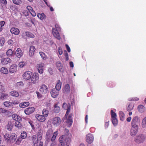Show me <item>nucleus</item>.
Returning <instances> with one entry per match:
<instances>
[{"instance_id": "obj_14", "label": "nucleus", "mask_w": 146, "mask_h": 146, "mask_svg": "<svg viewBox=\"0 0 146 146\" xmlns=\"http://www.w3.org/2000/svg\"><path fill=\"white\" fill-rule=\"evenodd\" d=\"M35 117L38 121L41 122H44L46 120L45 117L43 115L37 114L36 115Z\"/></svg>"}, {"instance_id": "obj_59", "label": "nucleus", "mask_w": 146, "mask_h": 146, "mask_svg": "<svg viewBox=\"0 0 146 146\" xmlns=\"http://www.w3.org/2000/svg\"><path fill=\"white\" fill-rule=\"evenodd\" d=\"M11 103H12V104L17 105L19 103V102L18 100H15L14 101H12Z\"/></svg>"}, {"instance_id": "obj_41", "label": "nucleus", "mask_w": 146, "mask_h": 146, "mask_svg": "<svg viewBox=\"0 0 146 146\" xmlns=\"http://www.w3.org/2000/svg\"><path fill=\"white\" fill-rule=\"evenodd\" d=\"M25 33L26 35L29 37L33 38L35 37L34 35L31 33L29 32H26Z\"/></svg>"}, {"instance_id": "obj_9", "label": "nucleus", "mask_w": 146, "mask_h": 146, "mask_svg": "<svg viewBox=\"0 0 146 146\" xmlns=\"http://www.w3.org/2000/svg\"><path fill=\"white\" fill-rule=\"evenodd\" d=\"M50 93L51 96L54 98H55L57 97L59 95V91H57L55 88H53L51 90Z\"/></svg>"}, {"instance_id": "obj_33", "label": "nucleus", "mask_w": 146, "mask_h": 146, "mask_svg": "<svg viewBox=\"0 0 146 146\" xmlns=\"http://www.w3.org/2000/svg\"><path fill=\"white\" fill-rule=\"evenodd\" d=\"M119 117L120 120L122 121H124L125 119V114L122 111H120L119 113Z\"/></svg>"}, {"instance_id": "obj_8", "label": "nucleus", "mask_w": 146, "mask_h": 146, "mask_svg": "<svg viewBox=\"0 0 146 146\" xmlns=\"http://www.w3.org/2000/svg\"><path fill=\"white\" fill-rule=\"evenodd\" d=\"M139 123V119L138 116L134 117L131 121V126H138Z\"/></svg>"}, {"instance_id": "obj_26", "label": "nucleus", "mask_w": 146, "mask_h": 146, "mask_svg": "<svg viewBox=\"0 0 146 146\" xmlns=\"http://www.w3.org/2000/svg\"><path fill=\"white\" fill-rule=\"evenodd\" d=\"M57 68L60 71H61L63 68V66L61 63L59 61L57 62L56 63Z\"/></svg>"}, {"instance_id": "obj_49", "label": "nucleus", "mask_w": 146, "mask_h": 146, "mask_svg": "<svg viewBox=\"0 0 146 146\" xmlns=\"http://www.w3.org/2000/svg\"><path fill=\"white\" fill-rule=\"evenodd\" d=\"M69 107H70V105L69 104H67L66 103H64L62 105V107L64 109H67L69 108Z\"/></svg>"}, {"instance_id": "obj_53", "label": "nucleus", "mask_w": 146, "mask_h": 146, "mask_svg": "<svg viewBox=\"0 0 146 146\" xmlns=\"http://www.w3.org/2000/svg\"><path fill=\"white\" fill-rule=\"evenodd\" d=\"M5 41V40L4 38H1L0 39V46H2L4 44Z\"/></svg>"}, {"instance_id": "obj_45", "label": "nucleus", "mask_w": 146, "mask_h": 146, "mask_svg": "<svg viewBox=\"0 0 146 146\" xmlns=\"http://www.w3.org/2000/svg\"><path fill=\"white\" fill-rule=\"evenodd\" d=\"M5 22L4 21H1L0 22V32L3 29V27L4 25Z\"/></svg>"}, {"instance_id": "obj_35", "label": "nucleus", "mask_w": 146, "mask_h": 146, "mask_svg": "<svg viewBox=\"0 0 146 146\" xmlns=\"http://www.w3.org/2000/svg\"><path fill=\"white\" fill-rule=\"evenodd\" d=\"M72 115V114H70L67 119V123H69V126H71L73 122L71 118Z\"/></svg>"}, {"instance_id": "obj_17", "label": "nucleus", "mask_w": 146, "mask_h": 146, "mask_svg": "<svg viewBox=\"0 0 146 146\" xmlns=\"http://www.w3.org/2000/svg\"><path fill=\"white\" fill-rule=\"evenodd\" d=\"M10 31L12 34L16 35H18L20 32L18 28L14 27L11 28Z\"/></svg>"}, {"instance_id": "obj_24", "label": "nucleus", "mask_w": 146, "mask_h": 146, "mask_svg": "<svg viewBox=\"0 0 146 146\" xmlns=\"http://www.w3.org/2000/svg\"><path fill=\"white\" fill-rule=\"evenodd\" d=\"M62 83L60 80H58L56 82V84L55 87V89L57 91L60 90L61 87Z\"/></svg>"}, {"instance_id": "obj_5", "label": "nucleus", "mask_w": 146, "mask_h": 146, "mask_svg": "<svg viewBox=\"0 0 146 146\" xmlns=\"http://www.w3.org/2000/svg\"><path fill=\"white\" fill-rule=\"evenodd\" d=\"M61 123V120L59 117H55L52 119V123L55 126L57 127L59 126Z\"/></svg>"}, {"instance_id": "obj_10", "label": "nucleus", "mask_w": 146, "mask_h": 146, "mask_svg": "<svg viewBox=\"0 0 146 146\" xmlns=\"http://www.w3.org/2000/svg\"><path fill=\"white\" fill-rule=\"evenodd\" d=\"M52 31L53 36L58 40H60L61 38L59 33L58 31V29L53 28Z\"/></svg>"}, {"instance_id": "obj_11", "label": "nucleus", "mask_w": 146, "mask_h": 146, "mask_svg": "<svg viewBox=\"0 0 146 146\" xmlns=\"http://www.w3.org/2000/svg\"><path fill=\"white\" fill-rule=\"evenodd\" d=\"M86 141L89 144L92 143L94 140V137L91 134H88L86 137Z\"/></svg>"}, {"instance_id": "obj_36", "label": "nucleus", "mask_w": 146, "mask_h": 146, "mask_svg": "<svg viewBox=\"0 0 146 146\" xmlns=\"http://www.w3.org/2000/svg\"><path fill=\"white\" fill-rule=\"evenodd\" d=\"M8 97V95L5 93L0 94V99H4L7 98Z\"/></svg>"}, {"instance_id": "obj_46", "label": "nucleus", "mask_w": 146, "mask_h": 146, "mask_svg": "<svg viewBox=\"0 0 146 146\" xmlns=\"http://www.w3.org/2000/svg\"><path fill=\"white\" fill-rule=\"evenodd\" d=\"M13 3L15 4L19 5L22 3L21 0H12Z\"/></svg>"}, {"instance_id": "obj_12", "label": "nucleus", "mask_w": 146, "mask_h": 146, "mask_svg": "<svg viewBox=\"0 0 146 146\" xmlns=\"http://www.w3.org/2000/svg\"><path fill=\"white\" fill-rule=\"evenodd\" d=\"M53 133V131L52 129H49L46 133V139L47 141L50 140L51 137Z\"/></svg>"}, {"instance_id": "obj_7", "label": "nucleus", "mask_w": 146, "mask_h": 146, "mask_svg": "<svg viewBox=\"0 0 146 146\" xmlns=\"http://www.w3.org/2000/svg\"><path fill=\"white\" fill-rule=\"evenodd\" d=\"M48 91V87L44 84H42L40 87L39 91L42 94H46Z\"/></svg>"}, {"instance_id": "obj_28", "label": "nucleus", "mask_w": 146, "mask_h": 146, "mask_svg": "<svg viewBox=\"0 0 146 146\" xmlns=\"http://www.w3.org/2000/svg\"><path fill=\"white\" fill-rule=\"evenodd\" d=\"M58 132L57 131H56L54 133L53 135L51 137L50 140L52 142L56 141L55 140L56 139L57 136L58 135Z\"/></svg>"}, {"instance_id": "obj_37", "label": "nucleus", "mask_w": 146, "mask_h": 146, "mask_svg": "<svg viewBox=\"0 0 146 146\" xmlns=\"http://www.w3.org/2000/svg\"><path fill=\"white\" fill-rule=\"evenodd\" d=\"M20 121H16L15 124V126L19 129L21 128L22 127V124L20 122Z\"/></svg>"}, {"instance_id": "obj_44", "label": "nucleus", "mask_w": 146, "mask_h": 146, "mask_svg": "<svg viewBox=\"0 0 146 146\" xmlns=\"http://www.w3.org/2000/svg\"><path fill=\"white\" fill-rule=\"evenodd\" d=\"M112 122L114 126L116 125L117 124L118 121L116 118L111 119Z\"/></svg>"}, {"instance_id": "obj_13", "label": "nucleus", "mask_w": 146, "mask_h": 146, "mask_svg": "<svg viewBox=\"0 0 146 146\" xmlns=\"http://www.w3.org/2000/svg\"><path fill=\"white\" fill-rule=\"evenodd\" d=\"M35 110V108H34L31 107L26 109L24 110V112L26 114L29 115L32 113Z\"/></svg>"}, {"instance_id": "obj_51", "label": "nucleus", "mask_w": 146, "mask_h": 146, "mask_svg": "<svg viewBox=\"0 0 146 146\" xmlns=\"http://www.w3.org/2000/svg\"><path fill=\"white\" fill-rule=\"evenodd\" d=\"M133 104H130L127 107V110L130 111L133 109Z\"/></svg>"}, {"instance_id": "obj_43", "label": "nucleus", "mask_w": 146, "mask_h": 146, "mask_svg": "<svg viewBox=\"0 0 146 146\" xmlns=\"http://www.w3.org/2000/svg\"><path fill=\"white\" fill-rule=\"evenodd\" d=\"M4 105L6 107H9L12 105V103L10 102H4Z\"/></svg>"}, {"instance_id": "obj_56", "label": "nucleus", "mask_w": 146, "mask_h": 146, "mask_svg": "<svg viewBox=\"0 0 146 146\" xmlns=\"http://www.w3.org/2000/svg\"><path fill=\"white\" fill-rule=\"evenodd\" d=\"M67 110V111L65 114V117L67 118V117L70 111V107H69V108L68 109H66Z\"/></svg>"}, {"instance_id": "obj_18", "label": "nucleus", "mask_w": 146, "mask_h": 146, "mask_svg": "<svg viewBox=\"0 0 146 146\" xmlns=\"http://www.w3.org/2000/svg\"><path fill=\"white\" fill-rule=\"evenodd\" d=\"M11 60L9 58H3L1 60V64L3 65H6L11 62Z\"/></svg>"}, {"instance_id": "obj_42", "label": "nucleus", "mask_w": 146, "mask_h": 146, "mask_svg": "<svg viewBox=\"0 0 146 146\" xmlns=\"http://www.w3.org/2000/svg\"><path fill=\"white\" fill-rule=\"evenodd\" d=\"M37 16L41 20H43L45 17V15L43 13H42L41 14L38 13L37 14Z\"/></svg>"}, {"instance_id": "obj_64", "label": "nucleus", "mask_w": 146, "mask_h": 146, "mask_svg": "<svg viewBox=\"0 0 146 146\" xmlns=\"http://www.w3.org/2000/svg\"><path fill=\"white\" fill-rule=\"evenodd\" d=\"M56 141H54L52 142L50 146H57Z\"/></svg>"}, {"instance_id": "obj_29", "label": "nucleus", "mask_w": 146, "mask_h": 146, "mask_svg": "<svg viewBox=\"0 0 146 146\" xmlns=\"http://www.w3.org/2000/svg\"><path fill=\"white\" fill-rule=\"evenodd\" d=\"M13 119L16 121H21L22 119L21 117L17 114H13L12 116Z\"/></svg>"}, {"instance_id": "obj_34", "label": "nucleus", "mask_w": 146, "mask_h": 146, "mask_svg": "<svg viewBox=\"0 0 146 146\" xmlns=\"http://www.w3.org/2000/svg\"><path fill=\"white\" fill-rule=\"evenodd\" d=\"M49 113V111L48 108H44L42 111L43 115H44L45 117L48 116Z\"/></svg>"}, {"instance_id": "obj_21", "label": "nucleus", "mask_w": 146, "mask_h": 146, "mask_svg": "<svg viewBox=\"0 0 146 146\" xmlns=\"http://www.w3.org/2000/svg\"><path fill=\"white\" fill-rule=\"evenodd\" d=\"M70 86L68 84H66L63 89V92L64 93L67 94L70 92Z\"/></svg>"}, {"instance_id": "obj_15", "label": "nucleus", "mask_w": 146, "mask_h": 146, "mask_svg": "<svg viewBox=\"0 0 146 146\" xmlns=\"http://www.w3.org/2000/svg\"><path fill=\"white\" fill-rule=\"evenodd\" d=\"M44 64L43 63H40L38 64L37 65V68L38 70V72L42 74L43 73L44 70Z\"/></svg>"}, {"instance_id": "obj_54", "label": "nucleus", "mask_w": 146, "mask_h": 146, "mask_svg": "<svg viewBox=\"0 0 146 146\" xmlns=\"http://www.w3.org/2000/svg\"><path fill=\"white\" fill-rule=\"evenodd\" d=\"M26 62H21L19 63V65L20 67L22 68L26 65Z\"/></svg>"}, {"instance_id": "obj_60", "label": "nucleus", "mask_w": 146, "mask_h": 146, "mask_svg": "<svg viewBox=\"0 0 146 146\" xmlns=\"http://www.w3.org/2000/svg\"><path fill=\"white\" fill-rule=\"evenodd\" d=\"M58 51L59 54L60 55H61L62 54L63 52L62 51V50L60 47H58Z\"/></svg>"}, {"instance_id": "obj_22", "label": "nucleus", "mask_w": 146, "mask_h": 146, "mask_svg": "<svg viewBox=\"0 0 146 146\" xmlns=\"http://www.w3.org/2000/svg\"><path fill=\"white\" fill-rule=\"evenodd\" d=\"M17 69V67L16 65L13 64L10 67L9 71L11 73L15 72Z\"/></svg>"}, {"instance_id": "obj_61", "label": "nucleus", "mask_w": 146, "mask_h": 146, "mask_svg": "<svg viewBox=\"0 0 146 146\" xmlns=\"http://www.w3.org/2000/svg\"><path fill=\"white\" fill-rule=\"evenodd\" d=\"M30 13L31 14L33 17H35L36 15V13L33 10H32V11H30Z\"/></svg>"}, {"instance_id": "obj_50", "label": "nucleus", "mask_w": 146, "mask_h": 146, "mask_svg": "<svg viewBox=\"0 0 146 146\" xmlns=\"http://www.w3.org/2000/svg\"><path fill=\"white\" fill-rule=\"evenodd\" d=\"M39 54L42 58L44 60H45L46 58V56L45 54L43 52H39Z\"/></svg>"}, {"instance_id": "obj_47", "label": "nucleus", "mask_w": 146, "mask_h": 146, "mask_svg": "<svg viewBox=\"0 0 146 146\" xmlns=\"http://www.w3.org/2000/svg\"><path fill=\"white\" fill-rule=\"evenodd\" d=\"M142 126L143 128L146 127V117L142 121Z\"/></svg>"}, {"instance_id": "obj_19", "label": "nucleus", "mask_w": 146, "mask_h": 146, "mask_svg": "<svg viewBox=\"0 0 146 146\" xmlns=\"http://www.w3.org/2000/svg\"><path fill=\"white\" fill-rule=\"evenodd\" d=\"M17 138V135L14 133H12L10 135L9 142L12 143L14 142L16 140Z\"/></svg>"}, {"instance_id": "obj_2", "label": "nucleus", "mask_w": 146, "mask_h": 146, "mask_svg": "<svg viewBox=\"0 0 146 146\" xmlns=\"http://www.w3.org/2000/svg\"><path fill=\"white\" fill-rule=\"evenodd\" d=\"M146 138V137L144 135L140 134L135 137L134 141L137 143H140L144 142Z\"/></svg>"}, {"instance_id": "obj_30", "label": "nucleus", "mask_w": 146, "mask_h": 146, "mask_svg": "<svg viewBox=\"0 0 146 146\" xmlns=\"http://www.w3.org/2000/svg\"><path fill=\"white\" fill-rule=\"evenodd\" d=\"M29 102H27L20 103L19 105V106L21 108H24L26 107L29 106Z\"/></svg>"}, {"instance_id": "obj_25", "label": "nucleus", "mask_w": 146, "mask_h": 146, "mask_svg": "<svg viewBox=\"0 0 146 146\" xmlns=\"http://www.w3.org/2000/svg\"><path fill=\"white\" fill-rule=\"evenodd\" d=\"M53 111L54 112L56 113H58L60 111V108L58 106V104H55L54 106Z\"/></svg>"}, {"instance_id": "obj_27", "label": "nucleus", "mask_w": 146, "mask_h": 146, "mask_svg": "<svg viewBox=\"0 0 146 146\" xmlns=\"http://www.w3.org/2000/svg\"><path fill=\"white\" fill-rule=\"evenodd\" d=\"M10 94L11 96L15 97H17L19 96V93L15 90L11 91L10 93Z\"/></svg>"}, {"instance_id": "obj_39", "label": "nucleus", "mask_w": 146, "mask_h": 146, "mask_svg": "<svg viewBox=\"0 0 146 146\" xmlns=\"http://www.w3.org/2000/svg\"><path fill=\"white\" fill-rule=\"evenodd\" d=\"M138 111L140 112H143L145 110V107L143 105H139L137 108Z\"/></svg>"}, {"instance_id": "obj_40", "label": "nucleus", "mask_w": 146, "mask_h": 146, "mask_svg": "<svg viewBox=\"0 0 146 146\" xmlns=\"http://www.w3.org/2000/svg\"><path fill=\"white\" fill-rule=\"evenodd\" d=\"M21 137L22 139H25L27 137V134L25 131H23L21 133Z\"/></svg>"}, {"instance_id": "obj_48", "label": "nucleus", "mask_w": 146, "mask_h": 146, "mask_svg": "<svg viewBox=\"0 0 146 146\" xmlns=\"http://www.w3.org/2000/svg\"><path fill=\"white\" fill-rule=\"evenodd\" d=\"M9 135L8 133H6L4 135V138L6 141L7 142H9V139L10 138Z\"/></svg>"}, {"instance_id": "obj_20", "label": "nucleus", "mask_w": 146, "mask_h": 146, "mask_svg": "<svg viewBox=\"0 0 146 146\" xmlns=\"http://www.w3.org/2000/svg\"><path fill=\"white\" fill-rule=\"evenodd\" d=\"M35 50L36 49L35 46H30L29 52V54L30 56H33L34 55Z\"/></svg>"}, {"instance_id": "obj_63", "label": "nucleus", "mask_w": 146, "mask_h": 146, "mask_svg": "<svg viewBox=\"0 0 146 146\" xmlns=\"http://www.w3.org/2000/svg\"><path fill=\"white\" fill-rule=\"evenodd\" d=\"M139 100V98H138L136 97H134L133 98L130 100L133 101H137Z\"/></svg>"}, {"instance_id": "obj_6", "label": "nucleus", "mask_w": 146, "mask_h": 146, "mask_svg": "<svg viewBox=\"0 0 146 146\" xmlns=\"http://www.w3.org/2000/svg\"><path fill=\"white\" fill-rule=\"evenodd\" d=\"M32 73L30 71H27L24 72L22 75L23 79L25 80H28L31 79L32 76Z\"/></svg>"}, {"instance_id": "obj_32", "label": "nucleus", "mask_w": 146, "mask_h": 146, "mask_svg": "<svg viewBox=\"0 0 146 146\" xmlns=\"http://www.w3.org/2000/svg\"><path fill=\"white\" fill-rule=\"evenodd\" d=\"M1 72L3 74H7L8 73V70L5 67H2L1 68Z\"/></svg>"}, {"instance_id": "obj_3", "label": "nucleus", "mask_w": 146, "mask_h": 146, "mask_svg": "<svg viewBox=\"0 0 146 146\" xmlns=\"http://www.w3.org/2000/svg\"><path fill=\"white\" fill-rule=\"evenodd\" d=\"M31 82L34 84H36L39 81V75L38 73H34L31 76Z\"/></svg>"}, {"instance_id": "obj_4", "label": "nucleus", "mask_w": 146, "mask_h": 146, "mask_svg": "<svg viewBox=\"0 0 146 146\" xmlns=\"http://www.w3.org/2000/svg\"><path fill=\"white\" fill-rule=\"evenodd\" d=\"M139 130L138 126H131L130 134L132 136H135L138 133Z\"/></svg>"}, {"instance_id": "obj_23", "label": "nucleus", "mask_w": 146, "mask_h": 146, "mask_svg": "<svg viewBox=\"0 0 146 146\" xmlns=\"http://www.w3.org/2000/svg\"><path fill=\"white\" fill-rule=\"evenodd\" d=\"M23 53L20 48H18L16 51V56L18 58H20L23 55Z\"/></svg>"}, {"instance_id": "obj_55", "label": "nucleus", "mask_w": 146, "mask_h": 146, "mask_svg": "<svg viewBox=\"0 0 146 146\" xmlns=\"http://www.w3.org/2000/svg\"><path fill=\"white\" fill-rule=\"evenodd\" d=\"M17 86L18 87H21L23 86L24 84L22 82H20L17 83Z\"/></svg>"}, {"instance_id": "obj_16", "label": "nucleus", "mask_w": 146, "mask_h": 146, "mask_svg": "<svg viewBox=\"0 0 146 146\" xmlns=\"http://www.w3.org/2000/svg\"><path fill=\"white\" fill-rule=\"evenodd\" d=\"M32 140L34 143V146H38V142L39 141L38 138L35 135H33L32 137Z\"/></svg>"}, {"instance_id": "obj_31", "label": "nucleus", "mask_w": 146, "mask_h": 146, "mask_svg": "<svg viewBox=\"0 0 146 146\" xmlns=\"http://www.w3.org/2000/svg\"><path fill=\"white\" fill-rule=\"evenodd\" d=\"M42 131L40 129L38 131L37 133V137L39 140H41L42 138Z\"/></svg>"}, {"instance_id": "obj_52", "label": "nucleus", "mask_w": 146, "mask_h": 146, "mask_svg": "<svg viewBox=\"0 0 146 146\" xmlns=\"http://www.w3.org/2000/svg\"><path fill=\"white\" fill-rule=\"evenodd\" d=\"M111 119L113 118H116V113L113 111L112 110L111 111Z\"/></svg>"}, {"instance_id": "obj_62", "label": "nucleus", "mask_w": 146, "mask_h": 146, "mask_svg": "<svg viewBox=\"0 0 146 146\" xmlns=\"http://www.w3.org/2000/svg\"><path fill=\"white\" fill-rule=\"evenodd\" d=\"M36 93L38 98H40L42 97V95L38 92L36 91Z\"/></svg>"}, {"instance_id": "obj_58", "label": "nucleus", "mask_w": 146, "mask_h": 146, "mask_svg": "<svg viewBox=\"0 0 146 146\" xmlns=\"http://www.w3.org/2000/svg\"><path fill=\"white\" fill-rule=\"evenodd\" d=\"M64 135H68L69 134H70L72 135V134L70 133H68L69 130L68 129L65 128L64 129Z\"/></svg>"}, {"instance_id": "obj_57", "label": "nucleus", "mask_w": 146, "mask_h": 146, "mask_svg": "<svg viewBox=\"0 0 146 146\" xmlns=\"http://www.w3.org/2000/svg\"><path fill=\"white\" fill-rule=\"evenodd\" d=\"M30 11H29L27 10H25L24 11L23 13L25 15L27 16L29 15L30 13Z\"/></svg>"}, {"instance_id": "obj_38", "label": "nucleus", "mask_w": 146, "mask_h": 146, "mask_svg": "<svg viewBox=\"0 0 146 146\" xmlns=\"http://www.w3.org/2000/svg\"><path fill=\"white\" fill-rule=\"evenodd\" d=\"M13 54L12 50L11 49H8L6 52V55L8 57L11 56Z\"/></svg>"}, {"instance_id": "obj_1", "label": "nucleus", "mask_w": 146, "mask_h": 146, "mask_svg": "<svg viewBox=\"0 0 146 146\" xmlns=\"http://www.w3.org/2000/svg\"><path fill=\"white\" fill-rule=\"evenodd\" d=\"M72 135L69 134L68 135H63L59 138L60 143L57 146H69L71 142Z\"/></svg>"}]
</instances>
